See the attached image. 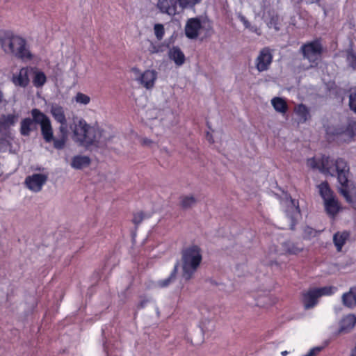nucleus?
Segmentation results:
<instances>
[{
	"label": "nucleus",
	"instance_id": "f257e3e1",
	"mask_svg": "<svg viewBox=\"0 0 356 356\" xmlns=\"http://www.w3.org/2000/svg\"><path fill=\"white\" fill-rule=\"evenodd\" d=\"M307 164L312 169L334 176L337 175L341 185L339 192L350 204L356 202V185L350 184L348 179L349 166L342 157H310Z\"/></svg>",
	"mask_w": 356,
	"mask_h": 356
},
{
	"label": "nucleus",
	"instance_id": "f03ea898",
	"mask_svg": "<svg viewBox=\"0 0 356 356\" xmlns=\"http://www.w3.org/2000/svg\"><path fill=\"white\" fill-rule=\"evenodd\" d=\"M114 137L111 127L97 124H89L83 119L79 120L73 129V140L86 149H103Z\"/></svg>",
	"mask_w": 356,
	"mask_h": 356
},
{
	"label": "nucleus",
	"instance_id": "7ed1b4c3",
	"mask_svg": "<svg viewBox=\"0 0 356 356\" xmlns=\"http://www.w3.org/2000/svg\"><path fill=\"white\" fill-rule=\"evenodd\" d=\"M32 118H25L20 122L19 132L22 136L29 137L31 133L37 130V124H40L41 134L47 143L53 139V129L49 117L38 108L31 111Z\"/></svg>",
	"mask_w": 356,
	"mask_h": 356
},
{
	"label": "nucleus",
	"instance_id": "20e7f679",
	"mask_svg": "<svg viewBox=\"0 0 356 356\" xmlns=\"http://www.w3.org/2000/svg\"><path fill=\"white\" fill-rule=\"evenodd\" d=\"M202 260L201 248L197 245H192L184 248L181 252V258L178 264L181 267V277L185 281L194 277L195 273Z\"/></svg>",
	"mask_w": 356,
	"mask_h": 356
},
{
	"label": "nucleus",
	"instance_id": "39448f33",
	"mask_svg": "<svg viewBox=\"0 0 356 356\" xmlns=\"http://www.w3.org/2000/svg\"><path fill=\"white\" fill-rule=\"evenodd\" d=\"M0 44L5 52L12 54L17 58L33 59V56L27 47L26 40L11 31H6L0 34Z\"/></svg>",
	"mask_w": 356,
	"mask_h": 356
},
{
	"label": "nucleus",
	"instance_id": "423d86ee",
	"mask_svg": "<svg viewBox=\"0 0 356 356\" xmlns=\"http://www.w3.org/2000/svg\"><path fill=\"white\" fill-rule=\"evenodd\" d=\"M282 204L286 207L285 213L290 220V229L293 230L297 220L300 217L298 202L295 199H292L288 194H285Z\"/></svg>",
	"mask_w": 356,
	"mask_h": 356
},
{
	"label": "nucleus",
	"instance_id": "0eeeda50",
	"mask_svg": "<svg viewBox=\"0 0 356 356\" xmlns=\"http://www.w3.org/2000/svg\"><path fill=\"white\" fill-rule=\"evenodd\" d=\"M42 172L33 173L27 176L24 184L26 188L33 193L40 192L48 180L49 173L44 168H38Z\"/></svg>",
	"mask_w": 356,
	"mask_h": 356
},
{
	"label": "nucleus",
	"instance_id": "6e6552de",
	"mask_svg": "<svg viewBox=\"0 0 356 356\" xmlns=\"http://www.w3.org/2000/svg\"><path fill=\"white\" fill-rule=\"evenodd\" d=\"M131 72L136 76V80L147 90H151L154 87L158 74L154 70H146L143 72L137 67L131 68Z\"/></svg>",
	"mask_w": 356,
	"mask_h": 356
},
{
	"label": "nucleus",
	"instance_id": "1a4fd4ad",
	"mask_svg": "<svg viewBox=\"0 0 356 356\" xmlns=\"http://www.w3.org/2000/svg\"><path fill=\"white\" fill-rule=\"evenodd\" d=\"M301 51L304 58L314 63L321 56L323 47L320 40H315L302 44Z\"/></svg>",
	"mask_w": 356,
	"mask_h": 356
},
{
	"label": "nucleus",
	"instance_id": "9d476101",
	"mask_svg": "<svg viewBox=\"0 0 356 356\" xmlns=\"http://www.w3.org/2000/svg\"><path fill=\"white\" fill-rule=\"evenodd\" d=\"M273 58L270 48L264 47L261 49L254 62L257 70L260 72L268 70L273 62Z\"/></svg>",
	"mask_w": 356,
	"mask_h": 356
},
{
	"label": "nucleus",
	"instance_id": "9b49d317",
	"mask_svg": "<svg viewBox=\"0 0 356 356\" xmlns=\"http://www.w3.org/2000/svg\"><path fill=\"white\" fill-rule=\"evenodd\" d=\"M31 70H34L33 67H22L17 73L13 74L12 83L17 87L26 88L30 83L29 76Z\"/></svg>",
	"mask_w": 356,
	"mask_h": 356
},
{
	"label": "nucleus",
	"instance_id": "f8f14e48",
	"mask_svg": "<svg viewBox=\"0 0 356 356\" xmlns=\"http://www.w3.org/2000/svg\"><path fill=\"white\" fill-rule=\"evenodd\" d=\"M356 325V316L350 314L343 316L339 322V327L336 335L350 332Z\"/></svg>",
	"mask_w": 356,
	"mask_h": 356
},
{
	"label": "nucleus",
	"instance_id": "ddd939ff",
	"mask_svg": "<svg viewBox=\"0 0 356 356\" xmlns=\"http://www.w3.org/2000/svg\"><path fill=\"white\" fill-rule=\"evenodd\" d=\"M202 28L201 21L197 18H191L187 21L185 26V34L191 39L198 36L199 31Z\"/></svg>",
	"mask_w": 356,
	"mask_h": 356
},
{
	"label": "nucleus",
	"instance_id": "4468645a",
	"mask_svg": "<svg viewBox=\"0 0 356 356\" xmlns=\"http://www.w3.org/2000/svg\"><path fill=\"white\" fill-rule=\"evenodd\" d=\"M179 3L177 0H159L157 6L159 9L163 13L169 15H175L177 14V6Z\"/></svg>",
	"mask_w": 356,
	"mask_h": 356
},
{
	"label": "nucleus",
	"instance_id": "2eb2a0df",
	"mask_svg": "<svg viewBox=\"0 0 356 356\" xmlns=\"http://www.w3.org/2000/svg\"><path fill=\"white\" fill-rule=\"evenodd\" d=\"M341 302L343 306L349 309L356 307V286L351 287L348 291L342 295Z\"/></svg>",
	"mask_w": 356,
	"mask_h": 356
},
{
	"label": "nucleus",
	"instance_id": "dca6fc26",
	"mask_svg": "<svg viewBox=\"0 0 356 356\" xmlns=\"http://www.w3.org/2000/svg\"><path fill=\"white\" fill-rule=\"evenodd\" d=\"M320 298L316 289H311L303 293V303L305 309H310L317 304Z\"/></svg>",
	"mask_w": 356,
	"mask_h": 356
},
{
	"label": "nucleus",
	"instance_id": "f3484780",
	"mask_svg": "<svg viewBox=\"0 0 356 356\" xmlns=\"http://www.w3.org/2000/svg\"><path fill=\"white\" fill-rule=\"evenodd\" d=\"M169 58L172 60L177 66L182 65L186 60L185 55L178 47H173L169 50Z\"/></svg>",
	"mask_w": 356,
	"mask_h": 356
},
{
	"label": "nucleus",
	"instance_id": "a211bd4d",
	"mask_svg": "<svg viewBox=\"0 0 356 356\" xmlns=\"http://www.w3.org/2000/svg\"><path fill=\"white\" fill-rule=\"evenodd\" d=\"M33 67L34 70H31V74H33V85L38 88H42L47 82V76L43 72L38 70L35 67Z\"/></svg>",
	"mask_w": 356,
	"mask_h": 356
},
{
	"label": "nucleus",
	"instance_id": "6ab92c4d",
	"mask_svg": "<svg viewBox=\"0 0 356 356\" xmlns=\"http://www.w3.org/2000/svg\"><path fill=\"white\" fill-rule=\"evenodd\" d=\"M349 237V233L347 232H338L333 236V242L338 252H340Z\"/></svg>",
	"mask_w": 356,
	"mask_h": 356
},
{
	"label": "nucleus",
	"instance_id": "aec40b11",
	"mask_svg": "<svg viewBox=\"0 0 356 356\" xmlns=\"http://www.w3.org/2000/svg\"><path fill=\"white\" fill-rule=\"evenodd\" d=\"M325 208L327 213L332 217H334L339 211V204L335 197L324 201Z\"/></svg>",
	"mask_w": 356,
	"mask_h": 356
},
{
	"label": "nucleus",
	"instance_id": "412c9836",
	"mask_svg": "<svg viewBox=\"0 0 356 356\" xmlns=\"http://www.w3.org/2000/svg\"><path fill=\"white\" fill-rule=\"evenodd\" d=\"M51 113L55 120H56L60 124H63L66 122V117L65 115L63 108L60 105H52L51 108Z\"/></svg>",
	"mask_w": 356,
	"mask_h": 356
},
{
	"label": "nucleus",
	"instance_id": "4be33fe9",
	"mask_svg": "<svg viewBox=\"0 0 356 356\" xmlns=\"http://www.w3.org/2000/svg\"><path fill=\"white\" fill-rule=\"evenodd\" d=\"M284 251L286 253L291 254H297L302 251L304 247L302 244L298 243H293L291 241H286L282 244Z\"/></svg>",
	"mask_w": 356,
	"mask_h": 356
},
{
	"label": "nucleus",
	"instance_id": "5701e85b",
	"mask_svg": "<svg viewBox=\"0 0 356 356\" xmlns=\"http://www.w3.org/2000/svg\"><path fill=\"white\" fill-rule=\"evenodd\" d=\"M197 203L196 197L192 195H181L179 198V205L184 209H188L195 205Z\"/></svg>",
	"mask_w": 356,
	"mask_h": 356
},
{
	"label": "nucleus",
	"instance_id": "b1692460",
	"mask_svg": "<svg viewBox=\"0 0 356 356\" xmlns=\"http://www.w3.org/2000/svg\"><path fill=\"white\" fill-rule=\"evenodd\" d=\"M271 104L274 109L279 113H285L288 111V104L286 102L278 97H275L271 99Z\"/></svg>",
	"mask_w": 356,
	"mask_h": 356
},
{
	"label": "nucleus",
	"instance_id": "393cba45",
	"mask_svg": "<svg viewBox=\"0 0 356 356\" xmlns=\"http://www.w3.org/2000/svg\"><path fill=\"white\" fill-rule=\"evenodd\" d=\"M90 163V157H72L70 162L71 166L76 170L86 168Z\"/></svg>",
	"mask_w": 356,
	"mask_h": 356
},
{
	"label": "nucleus",
	"instance_id": "a878e982",
	"mask_svg": "<svg viewBox=\"0 0 356 356\" xmlns=\"http://www.w3.org/2000/svg\"><path fill=\"white\" fill-rule=\"evenodd\" d=\"M295 112L299 117L300 121L302 123L307 121L310 118L309 111L307 106L303 104H300L295 108Z\"/></svg>",
	"mask_w": 356,
	"mask_h": 356
},
{
	"label": "nucleus",
	"instance_id": "bb28decb",
	"mask_svg": "<svg viewBox=\"0 0 356 356\" xmlns=\"http://www.w3.org/2000/svg\"><path fill=\"white\" fill-rule=\"evenodd\" d=\"M318 192L324 201L334 197L333 192L330 189L326 181L321 183L318 185Z\"/></svg>",
	"mask_w": 356,
	"mask_h": 356
},
{
	"label": "nucleus",
	"instance_id": "cd10ccee",
	"mask_svg": "<svg viewBox=\"0 0 356 356\" xmlns=\"http://www.w3.org/2000/svg\"><path fill=\"white\" fill-rule=\"evenodd\" d=\"M177 270L178 264H175L174 268L171 272L170 275H169V277L164 280L158 281L157 285L161 288L167 287L168 286H169L172 282L175 281Z\"/></svg>",
	"mask_w": 356,
	"mask_h": 356
},
{
	"label": "nucleus",
	"instance_id": "c85d7f7f",
	"mask_svg": "<svg viewBox=\"0 0 356 356\" xmlns=\"http://www.w3.org/2000/svg\"><path fill=\"white\" fill-rule=\"evenodd\" d=\"M17 120V115L8 114L3 115L0 120V126L4 129L13 126Z\"/></svg>",
	"mask_w": 356,
	"mask_h": 356
},
{
	"label": "nucleus",
	"instance_id": "c756f323",
	"mask_svg": "<svg viewBox=\"0 0 356 356\" xmlns=\"http://www.w3.org/2000/svg\"><path fill=\"white\" fill-rule=\"evenodd\" d=\"M67 140V138H65L63 136H59L58 138H54V136H53V139L49 143L53 142L54 148H56L57 149H63L65 146Z\"/></svg>",
	"mask_w": 356,
	"mask_h": 356
},
{
	"label": "nucleus",
	"instance_id": "7c9ffc66",
	"mask_svg": "<svg viewBox=\"0 0 356 356\" xmlns=\"http://www.w3.org/2000/svg\"><path fill=\"white\" fill-rule=\"evenodd\" d=\"M316 291L318 292V296L321 297L322 296H330L334 293L337 289L334 286H325L322 288H315Z\"/></svg>",
	"mask_w": 356,
	"mask_h": 356
},
{
	"label": "nucleus",
	"instance_id": "2f4dec72",
	"mask_svg": "<svg viewBox=\"0 0 356 356\" xmlns=\"http://www.w3.org/2000/svg\"><path fill=\"white\" fill-rule=\"evenodd\" d=\"M179 6L182 8H191L195 5L200 3L202 0H177Z\"/></svg>",
	"mask_w": 356,
	"mask_h": 356
},
{
	"label": "nucleus",
	"instance_id": "473e14b6",
	"mask_svg": "<svg viewBox=\"0 0 356 356\" xmlns=\"http://www.w3.org/2000/svg\"><path fill=\"white\" fill-rule=\"evenodd\" d=\"M151 216L149 213H144L143 211H138L134 214L133 222L135 225L140 224L144 219L149 218Z\"/></svg>",
	"mask_w": 356,
	"mask_h": 356
},
{
	"label": "nucleus",
	"instance_id": "72a5a7b5",
	"mask_svg": "<svg viewBox=\"0 0 356 356\" xmlns=\"http://www.w3.org/2000/svg\"><path fill=\"white\" fill-rule=\"evenodd\" d=\"M75 102L78 104L87 105L90 102V97L82 92H77L74 97Z\"/></svg>",
	"mask_w": 356,
	"mask_h": 356
},
{
	"label": "nucleus",
	"instance_id": "f704fd0d",
	"mask_svg": "<svg viewBox=\"0 0 356 356\" xmlns=\"http://www.w3.org/2000/svg\"><path fill=\"white\" fill-rule=\"evenodd\" d=\"M154 34L158 40H161L165 34L164 26L161 24H156L154 26Z\"/></svg>",
	"mask_w": 356,
	"mask_h": 356
},
{
	"label": "nucleus",
	"instance_id": "c9c22d12",
	"mask_svg": "<svg viewBox=\"0 0 356 356\" xmlns=\"http://www.w3.org/2000/svg\"><path fill=\"white\" fill-rule=\"evenodd\" d=\"M349 107L350 109L356 114V92L349 95Z\"/></svg>",
	"mask_w": 356,
	"mask_h": 356
},
{
	"label": "nucleus",
	"instance_id": "e433bc0d",
	"mask_svg": "<svg viewBox=\"0 0 356 356\" xmlns=\"http://www.w3.org/2000/svg\"><path fill=\"white\" fill-rule=\"evenodd\" d=\"M346 131L351 136H356V121H353L348 123L346 128Z\"/></svg>",
	"mask_w": 356,
	"mask_h": 356
},
{
	"label": "nucleus",
	"instance_id": "4c0bfd02",
	"mask_svg": "<svg viewBox=\"0 0 356 356\" xmlns=\"http://www.w3.org/2000/svg\"><path fill=\"white\" fill-rule=\"evenodd\" d=\"M347 59L350 65L353 69H356V54L353 52L348 53Z\"/></svg>",
	"mask_w": 356,
	"mask_h": 356
},
{
	"label": "nucleus",
	"instance_id": "58836bf2",
	"mask_svg": "<svg viewBox=\"0 0 356 356\" xmlns=\"http://www.w3.org/2000/svg\"><path fill=\"white\" fill-rule=\"evenodd\" d=\"M316 233L317 232L316 230H314L313 228L309 227H305V230H304L305 237H307V238L314 237V236H316Z\"/></svg>",
	"mask_w": 356,
	"mask_h": 356
},
{
	"label": "nucleus",
	"instance_id": "ea45409f",
	"mask_svg": "<svg viewBox=\"0 0 356 356\" xmlns=\"http://www.w3.org/2000/svg\"><path fill=\"white\" fill-rule=\"evenodd\" d=\"M59 132H60L59 136H63V137L67 138L68 131H67V122L63 124H60V126L59 127Z\"/></svg>",
	"mask_w": 356,
	"mask_h": 356
},
{
	"label": "nucleus",
	"instance_id": "a19ab883",
	"mask_svg": "<svg viewBox=\"0 0 356 356\" xmlns=\"http://www.w3.org/2000/svg\"><path fill=\"white\" fill-rule=\"evenodd\" d=\"M140 144L143 147H152L156 145V143L153 140H152L147 138H141Z\"/></svg>",
	"mask_w": 356,
	"mask_h": 356
},
{
	"label": "nucleus",
	"instance_id": "79ce46f5",
	"mask_svg": "<svg viewBox=\"0 0 356 356\" xmlns=\"http://www.w3.org/2000/svg\"><path fill=\"white\" fill-rule=\"evenodd\" d=\"M270 24L273 26L275 30H279L280 28L278 25L280 24L279 22V16L277 15L272 16L270 20Z\"/></svg>",
	"mask_w": 356,
	"mask_h": 356
},
{
	"label": "nucleus",
	"instance_id": "37998d69",
	"mask_svg": "<svg viewBox=\"0 0 356 356\" xmlns=\"http://www.w3.org/2000/svg\"><path fill=\"white\" fill-rule=\"evenodd\" d=\"M322 348H323L321 346L314 347L312 349H310L309 351L307 354H305L302 356H316L317 354H318L321 351Z\"/></svg>",
	"mask_w": 356,
	"mask_h": 356
},
{
	"label": "nucleus",
	"instance_id": "c03bdc74",
	"mask_svg": "<svg viewBox=\"0 0 356 356\" xmlns=\"http://www.w3.org/2000/svg\"><path fill=\"white\" fill-rule=\"evenodd\" d=\"M148 51L149 54H155L159 51V47L155 44L153 42L149 41V47H148Z\"/></svg>",
	"mask_w": 356,
	"mask_h": 356
},
{
	"label": "nucleus",
	"instance_id": "a18cd8bd",
	"mask_svg": "<svg viewBox=\"0 0 356 356\" xmlns=\"http://www.w3.org/2000/svg\"><path fill=\"white\" fill-rule=\"evenodd\" d=\"M206 139L210 144L214 143V139H213V135L210 131L207 132Z\"/></svg>",
	"mask_w": 356,
	"mask_h": 356
},
{
	"label": "nucleus",
	"instance_id": "49530a36",
	"mask_svg": "<svg viewBox=\"0 0 356 356\" xmlns=\"http://www.w3.org/2000/svg\"><path fill=\"white\" fill-rule=\"evenodd\" d=\"M350 356H356V346L355 348L352 350Z\"/></svg>",
	"mask_w": 356,
	"mask_h": 356
},
{
	"label": "nucleus",
	"instance_id": "de8ad7c7",
	"mask_svg": "<svg viewBox=\"0 0 356 356\" xmlns=\"http://www.w3.org/2000/svg\"><path fill=\"white\" fill-rule=\"evenodd\" d=\"M3 100V92L0 90V104L2 103Z\"/></svg>",
	"mask_w": 356,
	"mask_h": 356
},
{
	"label": "nucleus",
	"instance_id": "09e8293b",
	"mask_svg": "<svg viewBox=\"0 0 356 356\" xmlns=\"http://www.w3.org/2000/svg\"><path fill=\"white\" fill-rule=\"evenodd\" d=\"M146 302H147V301H145V300L142 301V302L140 303L139 307H141V308L144 307H145V303H146Z\"/></svg>",
	"mask_w": 356,
	"mask_h": 356
},
{
	"label": "nucleus",
	"instance_id": "8fccbe9b",
	"mask_svg": "<svg viewBox=\"0 0 356 356\" xmlns=\"http://www.w3.org/2000/svg\"><path fill=\"white\" fill-rule=\"evenodd\" d=\"M243 22H244V25H245V26L246 28H249V26H250V23H249L247 20H244V21H243Z\"/></svg>",
	"mask_w": 356,
	"mask_h": 356
},
{
	"label": "nucleus",
	"instance_id": "3c124183",
	"mask_svg": "<svg viewBox=\"0 0 356 356\" xmlns=\"http://www.w3.org/2000/svg\"><path fill=\"white\" fill-rule=\"evenodd\" d=\"M288 353H289V352H288V351L284 350V351H282V352L281 353V355H282V356H286V355H288Z\"/></svg>",
	"mask_w": 356,
	"mask_h": 356
},
{
	"label": "nucleus",
	"instance_id": "603ef678",
	"mask_svg": "<svg viewBox=\"0 0 356 356\" xmlns=\"http://www.w3.org/2000/svg\"><path fill=\"white\" fill-rule=\"evenodd\" d=\"M273 252L277 253V250L275 248H274L273 250H270V254H272Z\"/></svg>",
	"mask_w": 356,
	"mask_h": 356
},
{
	"label": "nucleus",
	"instance_id": "864d4df0",
	"mask_svg": "<svg viewBox=\"0 0 356 356\" xmlns=\"http://www.w3.org/2000/svg\"><path fill=\"white\" fill-rule=\"evenodd\" d=\"M207 126H208L209 129L213 132V130L211 129V127H209V123H207Z\"/></svg>",
	"mask_w": 356,
	"mask_h": 356
}]
</instances>
